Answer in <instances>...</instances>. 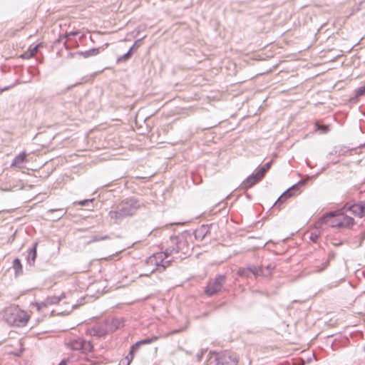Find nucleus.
I'll return each mask as SVG.
<instances>
[{
	"label": "nucleus",
	"mask_w": 365,
	"mask_h": 365,
	"mask_svg": "<svg viewBox=\"0 0 365 365\" xmlns=\"http://www.w3.org/2000/svg\"><path fill=\"white\" fill-rule=\"evenodd\" d=\"M329 264V260H327L325 262L322 263L321 267L317 269V272H322L323 270H324L327 267L328 265Z\"/></svg>",
	"instance_id": "58836bf2"
},
{
	"label": "nucleus",
	"mask_w": 365,
	"mask_h": 365,
	"mask_svg": "<svg viewBox=\"0 0 365 365\" xmlns=\"http://www.w3.org/2000/svg\"><path fill=\"white\" fill-rule=\"evenodd\" d=\"M207 351V349H200V351L199 352L197 353L196 354V359H197V361H200L203 355L205 354V353H206Z\"/></svg>",
	"instance_id": "f704fd0d"
},
{
	"label": "nucleus",
	"mask_w": 365,
	"mask_h": 365,
	"mask_svg": "<svg viewBox=\"0 0 365 365\" xmlns=\"http://www.w3.org/2000/svg\"><path fill=\"white\" fill-rule=\"evenodd\" d=\"M333 216H334L333 213H331H331H329V214L327 215V216L326 217V218H331V217H332Z\"/></svg>",
	"instance_id": "09e8293b"
},
{
	"label": "nucleus",
	"mask_w": 365,
	"mask_h": 365,
	"mask_svg": "<svg viewBox=\"0 0 365 365\" xmlns=\"http://www.w3.org/2000/svg\"><path fill=\"white\" fill-rule=\"evenodd\" d=\"M90 334L92 336L102 337L109 334L108 326L105 321L102 323L95 325L90 331Z\"/></svg>",
	"instance_id": "1a4fd4ad"
},
{
	"label": "nucleus",
	"mask_w": 365,
	"mask_h": 365,
	"mask_svg": "<svg viewBox=\"0 0 365 365\" xmlns=\"http://www.w3.org/2000/svg\"><path fill=\"white\" fill-rule=\"evenodd\" d=\"M365 95V85L355 90V98H358Z\"/></svg>",
	"instance_id": "2f4dec72"
},
{
	"label": "nucleus",
	"mask_w": 365,
	"mask_h": 365,
	"mask_svg": "<svg viewBox=\"0 0 365 365\" xmlns=\"http://www.w3.org/2000/svg\"><path fill=\"white\" fill-rule=\"evenodd\" d=\"M39 44L35 46L32 49H31L30 51H34V55H35L36 53V52L38 51V47H39Z\"/></svg>",
	"instance_id": "79ce46f5"
},
{
	"label": "nucleus",
	"mask_w": 365,
	"mask_h": 365,
	"mask_svg": "<svg viewBox=\"0 0 365 365\" xmlns=\"http://www.w3.org/2000/svg\"><path fill=\"white\" fill-rule=\"evenodd\" d=\"M93 200H94L93 198H92V199H86V200H81V201L76 202V203L79 205H81V206L86 207V206H89V205L91 203H92Z\"/></svg>",
	"instance_id": "473e14b6"
},
{
	"label": "nucleus",
	"mask_w": 365,
	"mask_h": 365,
	"mask_svg": "<svg viewBox=\"0 0 365 365\" xmlns=\"http://www.w3.org/2000/svg\"><path fill=\"white\" fill-rule=\"evenodd\" d=\"M26 160V154L24 153L19 154L14 159L13 163H11L12 166H17L22 164Z\"/></svg>",
	"instance_id": "412c9836"
},
{
	"label": "nucleus",
	"mask_w": 365,
	"mask_h": 365,
	"mask_svg": "<svg viewBox=\"0 0 365 365\" xmlns=\"http://www.w3.org/2000/svg\"><path fill=\"white\" fill-rule=\"evenodd\" d=\"M359 148H365V143L364 144L360 145Z\"/></svg>",
	"instance_id": "603ef678"
},
{
	"label": "nucleus",
	"mask_w": 365,
	"mask_h": 365,
	"mask_svg": "<svg viewBox=\"0 0 365 365\" xmlns=\"http://www.w3.org/2000/svg\"><path fill=\"white\" fill-rule=\"evenodd\" d=\"M334 245L335 246H339V245H341V242H339V243L336 242V243H334Z\"/></svg>",
	"instance_id": "864d4df0"
},
{
	"label": "nucleus",
	"mask_w": 365,
	"mask_h": 365,
	"mask_svg": "<svg viewBox=\"0 0 365 365\" xmlns=\"http://www.w3.org/2000/svg\"><path fill=\"white\" fill-rule=\"evenodd\" d=\"M335 256H336V253L333 251L330 252L328 255V259L329 260V262L331 261V260H333L334 258H335Z\"/></svg>",
	"instance_id": "ea45409f"
},
{
	"label": "nucleus",
	"mask_w": 365,
	"mask_h": 365,
	"mask_svg": "<svg viewBox=\"0 0 365 365\" xmlns=\"http://www.w3.org/2000/svg\"><path fill=\"white\" fill-rule=\"evenodd\" d=\"M158 339V336H154L152 337H147L145 339H143L142 340H140V344H151Z\"/></svg>",
	"instance_id": "c756f323"
},
{
	"label": "nucleus",
	"mask_w": 365,
	"mask_h": 365,
	"mask_svg": "<svg viewBox=\"0 0 365 365\" xmlns=\"http://www.w3.org/2000/svg\"><path fill=\"white\" fill-rule=\"evenodd\" d=\"M225 282L226 276L225 274L217 275L214 280L207 283L204 290L205 294L208 297H212L217 294L221 292Z\"/></svg>",
	"instance_id": "20e7f679"
},
{
	"label": "nucleus",
	"mask_w": 365,
	"mask_h": 365,
	"mask_svg": "<svg viewBox=\"0 0 365 365\" xmlns=\"http://www.w3.org/2000/svg\"><path fill=\"white\" fill-rule=\"evenodd\" d=\"M140 207V205L137 198L128 197L114 204L108 212V216L114 223L119 224L125 218L133 215Z\"/></svg>",
	"instance_id": "f257e3e1"
},
{
	"label": "nucleus",
	"mask_w": 365,
	"mask_h": 365,
	"mask_svg": "<svg viewBox=\"0 0 365 365\" xmlns=\"http://www.w3.org/2000/svg\"><path fill=\"white\" fill-rule=\"evenodd\" d=\"M36 307H37L38 310H40V309H41V307L42 306H43V307H44V306H43V302H42L41 304L36 303Z\"/></svg>",
	"instance_id": "49530a36"
},
{
	"label": "nucleus",
	"mask_w": 365,
	"mask_h": 365,
	"mask_svg": "<svg viewBox=\"0 0 365 365\" xmlns=\"http://www.w3.org/2000/svg\"><path fill=\"white\" fill-rule=\"evenodd\" d=\"M335 155L334 149L330 153H329V154H328V155Z\"/></svg>",
	"instance_id": "8fccbe9b"
},
{
	"label": "nucleus",
	"mask_w": 365,
	"mask_h": 365,
	"mask_svg": "<svg viewBox=\"0 0 365 365\" xmlns=\"http://www.w3.org/2000/svg\"><path fill=\"white\" fill-rule=\"evenodd\" d=\"M65 298V294L62 293L60 296L48 297L45 302H43L44 307L58 304L61 299Z\"/></svg>",
	"instance_id": "2eb2a0df"
},
{
	"label": "nucleus",
	"mask_w": 365,
	"mask_h": 365,
	"mask_svg": "<svg viewBox=\"0 0 365 365\" xmlns=\"http://www.w3.org/2000/svg\"><path fill=\"white\" fill-rule=\"evenodd\" d=\"M162 253L165 256V259L166 258H168L169 256H170L173 253H175L174 246H173V245L170 244V245L168 248H166V250Z\"/></svg>",
	"instance_id": "c85d7f7f"
},
{
	"label": "nucleus",
	"mask_w": 365,
	"mask_h": 365,
	"mask_svg": "<svg viewBox=\"0 0 365 365\" xmlns=\"http://www.w3.org/2000/svg\"><path fill=\"white\" fill-rule=\"evenodd\" d=\"M155 268H153L151 271H150V273L153 272L155 271Z\"/></svg>",
	"instance_id": "5fc2aeb1"
},
{
	"label": "nucleus",
	"mask_w": 365,
	"mask_h": 365,
	"mask_svg": "<svg viewBox=\"0 0 365 365\" xmlns=\"http://www.w3.org/2000/svg\"><path fill=\"white\" fill-rule=\"evenodd\" d=\"M210 354L216 355L215 361L217 365H237L239 361L237 355L228 350L223 351L220 353L210 351Z\"/></svg>",
	"instance_id": "39448f33"
},
{
	"label": "nucleus",
	"mask_w": 365,
	"mask_h": 365,
	"mask_svg": "<svg viewBox=\"0 0 365 365\" xmlns=\"http://www.w3.org/2000/svg\"><path fill=\"white\" fill-rule=\"evenodd\" d=\"M264 267V270H265L267 277H269L272 274L273 269H274V266L269 264L267 266Z\"/></svg>",
	"instance_id": "72a5a7b5"
},
{
	"label": "nucleus",
	"mask_w": 365,
	"mask_h": 365,
	"mask_svg": "<svg viewBox=\"0 0 365 365\" xmlns=\"http://www.w3.org/2000/svg\"><path fill=\"white\" fill-rule=\"evenodd\" d=\"M82 344H83L82 349H81L82 353L86 354L88 352L92 351L93 346L90 341H86V340L83 339Z\"/></svg>",
	"instance_id": "4be33fe9"
},
{
	"label": "nucleus",
	"mask_w": 365,
	"mask_h": 365,
	"mask_svg": "<svg viewBox=\"0 0 365 365\" xmlns=\"http://www.w3.org/2000/svg\"><path fill=\"white\" fill-rule=\"evenodd\" d=\"M133 359L132 354H128L125 357L120 360L119 365H130Z\"/></svg>",
	"instance_id": "a878e982"
},
{
	"label": "nucleus",
	"mask_w": 365,
	"mask_h": 365,
	"mask_svg": "<svg viewBox=\"0 0 365 365\" xmlns=\"http://www.w3.org/2000/svg\"><path fill=\"white\" fill-rule=\"evenodd\" d=\"M105 322L108 326L109 333L116 331L124 325V320L123 318H113L107 319L105 321Z\"/></svg>",
	"instance_id": "9d476101"
},
{
	"label": "nucleus",
	"mask_w": 365,
	"mask_h": 365,
	"mask_svg": "<svg viewBox=\"0 0 365 365\" xmlns=\"http://www.w3.org/2000/svg\"><path fill=\"white\" fill-rule=\"evenodd\" d=\"M348 210L356 216L360 217H365V201L353 204L349 207Z\"/></svg>",
	"instance_id": "9b49d317"
},
{
	"label": "nucleus",
	"mask_w": 365,
	"mask_h": 365,
	"mask_svg": "<svg viewBox=\"0 0 365 365\" xmlns=\"http://www.w3.org/2000/svg\"><path fill=\"white\" fill-rule=\"evenodd\" d=\"M100 239H101V240H105L110 239V237L108 235H104V236L100 237Z\"/></svg>",
	"instance_id": "a18cd8bd"
},
{
	"label": "nucleus",
	"mask_w": 365,
	"mask_h": 365,
	"mask_svg": "<svg viewBox=\"0 0 365 365\" xmlns=\"http://www.w3.org/2000/svg\"><path fill=\"white\" fill-rule=\"evenodd\" d=\"M250 269L251 273L255 277H267L264 270V267L262 265L256 266L254 264H250Z\"/></svg>",
	"instance_id": "ddd939ff"
},
{
	"label": "nucleus",
	"mask_w": 365,
	"mask_h": 365,
	"mask_svg": "<svg viewBox=\"0 0 365 365\" xmlns=\"http://www.w3.org/2000/svg\"><path fill=\"white\" fill-rule=\"evenodd\" d=\"M34 56V51H28L21 55V57L25 59L31 58Z\"/></svg>",
	"instance_id": "4c0bfd02"
},
{
	"label": "nucleus",
	"mask_w": 365,
	"mask_h": 365,
	"mask_svg": "<svg viewBox=\"0 0 365 365\" xmlns=\"http://www.w3.org/2000/svg\"><path fill=\"white\" fill-rule=\"evenodd\" d=\"M237 275L241 277L248 278L250 277V274L251 273L250 269V264L246 267H240L237 270Z\"/></svg>",
	"instance_id": "aec40b11"
},
{
	"label": "nucleus",
	"mask_w": 365,
	"mask_h": 365,
	"mask_svg": "<svg viewBox=\"0 0 365 365\" xmlns=\"http://www.w3.org/2000/svg\"><path fill=\"white\" fill-rule=\"evenodd\" d=\"M101 241L100 237L95 236L92 239V242H98Z\"/></svg>",
	"instance_id": "37998d69"
},
{
	"label": "nucleus",
	"mask_w": 365,
	"mask_h": 365,
	"mask_svg": "<svg viewBox=\"0 0 365 365\" xmlns=\"http://www.w3.org/2000/svg\"><path fill=\"white\" fill-rule=\"evenodd\" d=\"M349 150L346 147H334V151L335 155H344Z\"/></svg>",
	"instance_id": "cd10ccee"
},
{
	"label": "nucleus",
	"mask_w": 365,
	"mask_h": 365,
	"mask_svg": "<svg viewBox=\"0 0 365 365\" xmlns=\"http://www.w3.org/2000/svg\"><path fill=\"white\" fill-rule=\"evenodd\" d=\"M145 38V36L136 40L134 43L130 46L128 51H131V53L133 54L134 51H136L142 45L143 39Z\"/></svg>",
	"instance_id": "393cba45"
},
{
	"label": "nucleus",
	"mask_w": 365,
	"mask_h": 365,
	"mask_svg": "<svg viewBox=\"0 0 365 365\" xmlns=\"http://www.w3.org/2000/svg\"><path fill=\"white\" fill-rule=\"evenodd\" d=\"M78 34V31L66 32L64 35V38H66L67 40H71L73 36H76Z\"/></svg>",
	"instance_id": "c9c22d12"
},
{
	"label": "nucleus",
	"mask_w": 365,
	"mask_h": 365,
	"mask_svg": "<svg viewBox=\"0 0 365 365\" xmlns=\"http://www.w3.org/2000/svg\"><path fill=\"white\" fill-rule=\"evenodd\" d=\"M37 247H38V242H36L32 245V246L28 250L26 262L29 266H34L35 264V261L37 257Z\"/></svg>",
	"instance_id": "f8f14e48"
},
{
	"label": "nucleus",
	"mask_w": 365,
	"mask_h": 365,
	"mask_svg": "<svg viewBox=\"0 0 365 365\" xmlns=\"http://www.w3.org/2000/svg\"><path fill=\"white\" fill-rule=\"evenodd\" d=\"M67 210L63 208L60 209H51L48 211V213L57 212V215L53 217V221H57L62 218L66 214Z\"/></svg>",
	"instance_id": "a211bd4d"
},
{
	"label": "nucleus",
	"mask_w": 365,
	"mask_h": 365,
	"mask_svg": "<svg viewBox=\"0 0 365 365\" xmlns=\"http://www.w3.org/2000/svg\"><path fill=\"white\" fill-rule=\"evenodd\" d=\"M164 263H165V265H166V267H168L170 264L171 261L170 260H167V261L164 260Z\"/></svg>",
	"instance_id": "de8ad7c7"
},
{
	"label": "nucleus",
	"mask_w": 365,
	"mask_h": 365,
	"mask_svg": "<svg viewBox=\"0 0 365 365\" xmlns=\"http://www.w3.org/2000/svg\"><path fill=\"white\" fill-rule=\"evenodd\" d=\"M305 185V182L299 181L297 183L293 185L286 191H284L276 200L274 204L283 203L287 199L292 196L300 192V187Z\"/></svg>",
	"instance_id": "0eeeda50"
},
{
	"label": "nucleus",
	"mask_w": 365,
	"mask_h": 365,
	"mask_svg": "<svg viewBox=\"0 0 365 365\" xmlns=\"http://www.w3.org/2000/svg\"><path fill=\"white\" fill-rule=\"evenodd\" d=\"M13 268L14 269V275L15 277H18L19 276L23 274V267L20 259L15 258L13 261Z\"/></svg>",
	"instance_id": "dca6fc26"
},
{
	"label": "nucleus",
	"mask_w": 365,
	"mask_h": 365,
	"mask_svg": "<svg viewBox=\"0 0 365 365\" xmlns=\"http://www.w3.org/2000/svg\"><path fill=\"white\" fill-rule=\"evenodd\" d=\"M156 257L155 256H150L148 258H147L146 259V264L148 265H152V266H155L156 267V269H159V265H158V262L156 261L155 259Z\"/></svg>",
	"instance_id": "bb28decb"
},
{
	"label": "nucleus",
	"mask_w": 365,
	"mask_h": 365,
	"mask_svg": "<svg viewBox=\"0 0 365 365\" xmlns=\"http://www.w3.org/2000/svg\"><path fill=\"white\" fill-rule=\"evenodd\" d=\"M74 86V85H72V86H68L67 88H66V91H69L71 88H73Z\"/></svg>",
	"instance_id": "3c124183"
},
{
	"label": "nucleus",
	"mask_w": 365,
	"mask_h": 365,
	"mask_svg": "<svg viewBox=\"0 0 365 365\" xmlns=\"http://www.w3.org/2000/svg\"><path fill=\"white\" fill-rule=\"evenodd\" d=\"M141 346L140 341H136L134 344L130 346V349L128 354H131L134 358L135 353L139 349Z\"/></svg>",
	"instance_id": "7c9ffc66"
},
{
	"label": "nucleus",
	"mask_w": 365,
	"mask_h": 365,
	"mask_svg": "<svg viewBox=\"0 0 365 365\" xmlns=\"http://www.w3.org/2000/svg\"><path fill=\"white\" fill-rule=\"evenodd\" d=\"M4 319L11 326L22 327L27 324L29 316L17 307H9L4 309Z\"/></svg>",
	"instance_id": "f03ea898"
},
{
	"label": "nucleus",
	"mask_w": 365,
	"mask_h": 365,
	"mask_svg": "<svg viewBox=\"0 0 365 365\" xmlns=\"http://www.w3.org/2000/svg\"><path fill=\"white\" fill-rule=\"evenodd\" d=\"M208 232V226L207 225H202L199 229L195 231V237L196 240L202 241Z\"/></svg>",
	"instance_id": "4468645a"
},
{
	"label": "nucleus",
	"mask_w": 365,
	"mask_h": 365,
	"mask_svg": "<svg viewBox=\"0 0 365 365\" xmlns=\"http://www.w3.org/2000/svg\"><path fill=\"white\" fill-rule=\"evenodd\" d=\"M354 220L353 217L347 215L338 216L333 219L331 226L334 227H351L354 225Z\"/></svg>",
	"instance_id": "6e6552de"
},
{
	"label": "nucleus",
	"mask_w": 365,
	"mask_h": 365,
	"mask_svg": "<svg viewBox=\"0 0 365 365\" xmlns=\"http://www.w3.org/2000/svg\"><path fill=\"white\" fill-rule=\"evenodd\" d=\"M11 87V86H6V87H4V88L0 89V94H1V93H3L4 91H6V90L9 89Z\"/></svg>",
	"instance_id": "c03bdc74"
},
{
	"label": "nucleus",
	"mask_w": 365,
	"mask_h": 365,
	"mask_svg": "<svg viewBox=\"0 0 365 365\" xmlns=\"http://www.w3.org/2000/svg\"><path fill=\"white\" fill-rule=\"evenodd\" d=\"M170 244L174 246L175 253H182L184 255H189L190 246L187 240L183 235H172L170 237Z\"/></svg>",
	"instance_id": "423d86ee"
},
{
	"label": "nucleus",
	"mask_w": 365,
	"mask_h": 365,
	"mask_svg": "<svg viewBox=\"0 0 365 365\" xmlns=\"http://www.w3.org/2000/svg\"><path fill=\"white\" fill-rule=\"evenodd\" d=\"M68 362V359H63L58 365H67Z\"/></svg>",
	"instance_id": "a19ab883"
},
{
	"label": "nucleus",
	"mask_w": 365,
	"mask_h": 365,
	"mask_svg": "<svg viewBox=\"0 0 365 365\" xmlns=\"http://www.w3.org/2000/svg\"><path fill=\"white\" fill-rule=\"evenodd\" d=\"M100 49L98 48H93L91 49L85 51H81L78 53L81 56H83L84 58H88L91 56H96L99 53Z\"/></svg>",
	"instance_id": "6ab92c4d"
},
{
	"label": "nucleus",
	"mask_w": 365,
	"mask_h": 365,
	"mask_svg": "<svg viewBox=\"0 0 365 365\" xmlns=\"http://www.w3.org/2000/svg\"><path fill=\"white\" fill-rule=\"evenodd\" d=\"M319 238V234L317 232H312L309 237L310 240L313 242H317Z\"/></svg>",
	"instance_id": "e433bc0d"
},
{
	"label": "nucleus",
	"mask_w": 365,
	"mask_h": 365,
	"mask_svg": "<svg viewBox=\"0 0 365 365\" xmlns=\"http://www.w3.org/2000/svg\"><path fill=\"white\" fill-rule=\"evenodd\" d=\"M133 54L131 53V51H128L125 53L117 58V63L126 62L131 58Z\"/></svg>",
	"instance_id": "b1692460"
},
{
	"label": "nucleus",
	"mask_w": 365,
	"mask_h": 365,
	"mask_svg": "<svg viewBox=\"0 0 365 365\" xmlns=\"http://www.w3.org/2000/svg\"><path fill=\"white\" fill-rule=\"evenodd\" d=\"M83 339H78L71 342V348L73 350L81 351L82 349Z\"/></svg>",
	"instance_id": "5701e85b"
},
{
	"label": "nucleus",
	"mask_w": 365,
	"mask_h": 365,
	"mask_svg": "<svg viewBox=\"0 0 365 365\" xmlns=\"http://www.w3.org/2000/svg\"><path fill=\"white\" fill-rule=\"evenodd\" d=\"M152 255L156 257L155 259L158 263L160 272L164 271L166 268V265H165V263H164L165 256L163 255V253L158 252V253H155Z\"/></svg>",
	"instance_id": "f3484780"
},
{
	"label": "nucleus",
	"mask_w": 365,
	"mask_h": 365,
	"mask_svg": "<svg viewBox=\"0 0 365 365\" xmlns=\"http://www.w3.org/2000/svg\"><path fill=\"white\" fill-rule=\"evenodd\" d=\"M272 164V160H269L262 167L258 168L242 182L241 187L246 190L260 181L264 177L266 173L270 169Z\"/></svg>",
	"instance_id": "7ed1b4c3"
}]
</instances>
